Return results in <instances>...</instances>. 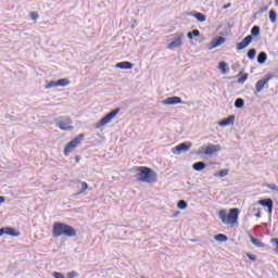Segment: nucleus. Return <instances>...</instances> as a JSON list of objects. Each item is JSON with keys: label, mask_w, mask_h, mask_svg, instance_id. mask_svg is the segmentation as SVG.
<instances>
[{"label": "nucleus", "mask_w": 278, "mask_h": 278, "mask_svg": "<svg viewBox=\"0 0 278 278\" xmlns=\"http://www.w3.org/2000/svg\"><path fill=\"white\" fill-rule=\"evenodd\" d=\"M53 238H60L61 236H66V238H75L77 236V230L73 226L64 223H54L52 226Z\"/></svg>", "instance_id": "1"}, {"label": "nucleus", "mask_w": 278, "mask_h": 278, "mask_svg": "<svg viewBox=\"0 0 278 278\" xmlns=\"http://www.w3.org/2000/svg\"><path fill=\"white\" fill-rule=\"evenodd\" d=\"M218 216L224 223V225H229L230 227H236L238 225V216H240L239 208H230L229 213L226 210H222L218 212Z\"/></svg>", "instance_id": "2"}, {"label": "nucleus", "mask_w": 278, "mask_h": 278, "mask_svg": "<svg viewBox=\"0 0 278 278\" xmlns=\"http://www.w3.org/2000/svg\"><path fill=\"white\" fill-rule=\"evenodd\" d=\"M135 170L138 173V180L142 181L143 184H153V181H157V174H155V172L149 167L139 166L136 167Z\"/></svg>", "instance_id": "3"}, {"label": "nucleus", "mask_w": 278, "mask_h": 278, "mask_svg": "<svg viewBox=\"0 0 278 278\" xmlns=\"http://www.w3.org/2000/svg\"><path fill=\"white\" fill-rule=\"evenodd\" d=\"M85 135L80 134L78 136H76L72 141H70L65 148H64V155L65 157H68L71 155V153H73V151H75V149L77 147H79V144H81V141L84 140Z\"/></svg>", "instance_id": "4"}, {"label": "nucleus", "mask_w": 278, "mask_h": 278, "mask_svg": "<svg viewBox=\"0 0 278 278\" xmlns=\"http://www.w3.org/2000/svg\"><path fill=\"white\" fill-rule=\"evenodd\" d=\"M58 127L62 131H73V119L68 116H61L58 119Z\"/></svg>", "instance_id": "5"}, {"label": "nucleus", "mask_w": 278, "mask_h": 278, "mask_svg": "<svg viewBox=\"0 0 278 278\" xmlns=\"http://www.w3.org/2000/svg\"><path fill=\"white\" fill-rule=\"evenodd\" d=\"M121 112V109H115L112 112H110L109 114H106L103 118H101L98 124L96 125L97 129H99L100 127H105V125H108L109 123L112 122V118H115L116 115Z\"/></svg>", "instance_id": "6"}, {"label": "nucleus", "mask_w": 278, "mask_h": 278, "mask_svg": "<svg viewBox=\"0 0 278 278\" xmlns=\"http://www.w3.org/2000/svg\"><path fill=\"white\" fill-rule=\"evenodd\" d=\"M273 74H267L265 77L260 79L255 85V94H257L261 90H264L265 86H268V81L273 79Z\"/></svg>", "instance_id": "7"}, {"label": "nucleus", "mask_w": 278, "mask_h": 278, "mask_svg": "<svg viewBox=\"0 0 278 278\" xmlns=\"http://www.w3.org/2000/svg\"><path fill=\"white\" fill-rule=\"evenodd\" d=\"M190 149H192V142L187 141L176 146L174 153L179 155V153H186L187 151H190Z\"/></svg>", "instance_id": "8"}, {"label": "nucleus", "mask_w": 278, "mask_h": 278, "mask_svg": "<svg viewBox=\"0 0 278 278\" xmlns=\"http://www.w3.org/2000/svg\"><path fill=\"white\" fill-rule=\"evenodd\" d=\"M253 42V35L247 36L242 41L237 43V51H242V49H247Z\"/></svg>", "instance_id": "9"}, {"label": "nucleus", "mask_w": 278, "mask_h": 278, "mask_svg": "<svg viewBox=\"0 0 278 278\" xmlns=\"http://www.w3.org/2000/svg\"><path fill=\"white\" fill-rule=\"evenodd\" d=\"M218 151H220V146L208 144L206 148H204L203 154L214 155V153H218Z\"/></svg>", "instance_id": "10"}, {"label": "nucleus", "mask_w": 278, "mask_h": 278, "mask_svg": "<svg viewBox=\"0 0 278 278\" xmlns=\"http://www.w3.org/2000/svg\"><path fill=\"white\" fill-rule=\"evenodd\" d=\"M258 205H263V207H267L268 214H273V200L271 199H264L258 201Z\"/></svg>", "instance_id": "11"}, {"label": "nucleus", "mask_w": 278, "mask_h": 278, "mask_svg": "<svg viewBox=\"0 0 278 278\" xmlns=\"http://www.w3.org/2000/svg\"><path fill=\"white\" fill-rule=\"evenodd\" d=\"M181 103V98L179 97H169L163 101L164 105H179Z\"/></svg>", "instance_id": "12"}, {"label": "nucleus", "mask_w": 278, "mask_h": 278, "mask_svg": "<svg viewBox=\"0 0 278 278\" xmlns=\"http://www.w3.org/2000/svg\"><path fill=\"white\" fill-rule=\"evenodd\" d=\"M184 35H180L177 39L168 43L167 49H177L184 45Z\"/></svg>", "instance_id": "13"}, {"label": "nucleus", "mask_w": 278, "mask_h": 278, "mask_svg": "<svg viewBox=\"0 0 278 278\" xmlns=\"http://www.w3.org/2000/svg\"><path fill=\"white\" fill-rule=\"evenodd\" d=\"M3 230V233H5L7 236H12L13 238H18V236H21L20 231H16V229L12 228V227H4V228H0Z\"/></svg>", "instance_id": "14"}, {"label": "nucleus", "mask_w": 278, "mask_h": 278, "mask_svg": "<svg viewBox=\"0 0 278 278\" xmlns=\"http://www.w3.org/2000/svg\"><path fill=\"white\" fill-rule=\"evenodd\" d=\"M115 66L116 68H121L122 71H130V68H134V64L128 61L119 62Z\"/></svg>", "instance_id": "15"}, {"label": "nucleus", "mask_w": 278, "mask_h": 278, "mask_svg": "<svg viewBox=\"0 0 278 278\" xmlns=\"http://www.w3.org/2000/svg\"><path fill=\"white\" fill-rule=\"evenodd\" d=\"M235 122H236V116L230 115L229 117L220 121L219 126L220 127H227L228 125H233Z\"/></svg>", "instance_id": "16"}, {"label": "nucleus", "mask_w": 278, "mask_h": 278, "mask_svg": "<svg viewBox=\"0 0 278 278\" xmlns=\"http://www.w3.org/2000/svg\"><path fill=\"white\" fill-rule=\"evenodd\" d=\"M225 42V37H218L212 41V49H216V47H220Z\"/></svg>", "instance_id": "17"}, {"label": "nucleus", "mask_w": 278, "mask_h": 278, "mask_svg": "<svg viewBox=\"0 0 278 278\" xmlns=\"http://www.w3.org/2000/svg\"><path fill=\"white\" fill-rule=\"evenodd\" d=\"M193 16L197 18V21H199V23H205V21H207V17L205 16V14L201 12L193 14Z\"/></svg>", "instance_id": "18"}, {"label": "nucleus", "mask_w": 278, "mask_h": 278, "mask_svg": "<svg viewBox=\"0 0 278 278\" xmlns=\"http://www.w3.org/2000/svg\"><path fill=\"white\" fill-rule=\"evenodd\" d=\"M200 36H201V31H199V29H194L188 33L187 38L192 40V38H199Z\"/></svg>", "instance_id": "19"}, {"label": "nucleus", "mask_w": 278, "mask_h": 278, "mask_svg": "<svg viewBox=\"0 0 278 278\" xmlns=\"http://www.w3.org/2000/svg\"><path fill=\"white\" fill-rule=\"evenodd\" d=\"M58 87L65 88V86H68L71 84V80L67 78H62L56 80Z\"/></svg>", "instance_id": "20"}, {"label": "nucleus", "mask_w": 278, "mask_h": 278, "mask_svg": "<svg viewBox=\"0 0 278 278\" xmlns=\"http://www.w3.org/2000/svg\"><path fill=\"white\" fill-rule=\"evenodd\" d=\"M192 167H193L194 170L201 172L205 168V163L198 162V163L193 164Z\"/></svg>", "instance_id": "21"}, {"label": "nucleus", "mask_w": 278, "mask_h": 278, "mask_svg": "<svg viewBox=\"0 0 278 278\" xmlns=\"http://www.w3.org/2000/svg\"><path fill=\"white\" fill-rule=\"evenodd\" d=\"M266 52H261L257 56V62L258 64H264L266 62Z\"/></svg>", "instance_id": "22"}, {"label": "nucleus", "mask_w": 278, "mask_h": 278, "mask_svg": "<svg viewBox=\"0 0 278 278\" xmlns=\"http://www.w3.org/2000/svg\"><path fill=\"white\" fill-rule=\"evenodd\" d=\"M250 240H251L252 244H254L255 247H258V248L264 247V244L262 243V241H260V239L253 238V236H250Z\"/></svg>", "instance_id": "23"}, {"label": "nucleus", "mask_w": 278, "mask_h": 278, "mask_svg": "<svg viewBox=\"0 0 278 278\" xmlns=\"http://www.w3.org/2000/svg\"><path fill=\"white\" fill-rule=\"evenodd\" d=\"M269 21L270 23H277V13L275 12V10L269 11Z\"/></svg>", "instance_id": "24"}, {"label": "nucleus", "mask_w": 278, "mask_h": 278, "mask_svg": "<svg viewBox=\"0 0 278 278\" xmlns=\"http://www.w3.org/2000/svg\"><path fill=\"white\" fill-rule=\"evenodd\" d=\"M256 53H257V50H255L254 48L250 49V50L248 51V58H249V60H255Z\"/></svg>", "instance_id": "25"}, {"label": "nucleus", "mask_w": 278, "mask_h": 278, "mask_svg": "<svg viewBox=\"0 0 278 278\" xmlns=\"http://www.w3.org/2000/svg\"><path fill=\"white\" fill-rule=\"evenodd\" d=\"M235 108H237L238 110L244 108V100L242 99H237L236 102H235Z\"/></svg>", "instance_id": "26"}, {"label": "nucleus", "mask_w": 278, "mask_h": 278, "mask_svg": "<svg viewBox=\"0 0 278 278\" xmlns=\"http://www.w3.org/2000/svg\"><path fill=\"white\" fill-rule=\"evenodd\" d=\"M215 240L217 242H227V237L224 233H219V235L215 236Z\"/></svg>", "instance_id": "27"}, {"label": "nucleus", "mask_w": 278, "mask_h": 278, "mask_svg": "<svg viewBox=\"0 0 278 278\" xmlns=\"http://www.w3.org/2000/svg\"><path fill=\"white\" fill-rule=\"evenodd\" d=\"M80 191H79V194H84V192H86V190H88V182L86 181H83L80 182Z\"/></svg>", "instance_id": "28"}, {"label": "nucleus", "mask_w": 278, "mask_h": 278, "mask_svg": "<svg viewBox=\"0 0 278 278\" xmlns=\"http://www.w3.org/2000/svg\"><path fill=\"white\" fill-rule=\"evenodd\" d=\"M227 175H229V169H222L215 177H227Z\"/></svg>", "instance_id": "29"}, {"label": "nucleus", "mask_w": 278, "mask_h": 278, "mask_svg": "<svg viewBox=\"0 0 278 278\" xmlns=\"http://www.w3.org/2000/svg\"><path fill=\"white\" fill-rule=\"evenodd\" d=\"M251 34L255 37L260 36V26H253L251 29Z\"/></svg>", "instance_id": "30"}, {"label": "nucleus", "mask_w": 278, "mask_h": 278, "mask_svg": "<svg viewBox=\"0 0 278 278\" xmlns=\"http://www.w3.org/2000/svg\"><path fill=\"white\" fill-rule=\"evenodd\" d=\"M51 88H58V80L56 81H50L48 85H46V90H49Z\"/></svg>", "instance_id": "31"}, {"label": "nucleus", "mask_w": 278, "mask_h": 278, "mask_svg": "<svg viewBox=\"0 0 278 278\" xmlns=\"http://www.w3.org/2000/svg\"><path fill=\"white\" fill-rule=\"evenodd\" d=\"M219 71H222L223 73H227V63L222 61L219 62Z\"/></svg>", "instance_id": "32"}, {"label": "nucleus", "mask_w": 278, "mask_h": 278, "mask_svg": "<svg viewBox=\"0 0 278 278\" xmlns=\"http://www.w3.org/2000/svg\"><path fill=\"white\" fill-rule=\"evenodd\" d=\"M188 207V203H186L184 200H180L178 202V208L179 210H186Z\"/></svg>", "instance_id": "33"}, {"label": "nucleus", "mask_w": 278, "mask_h": 278, "mask_svg": "<svg viewBox=\"0 0 278 278\" xmlns=\"http://www.w3.org/2000/svg\"><path fill=\"white\" fill-rule=\"evenodd\" d=\"M247 79H249V74H244L241 78H239V83L244 84Z\"/></svg>", "instance_id": "34"}, {"label": "nucleus", "mask_w": 278, "mask_h": 278, "mask_svg": "<svg viewBox=\"0 0 278 278\" xmlns=\"http://www.w3.org/2000/svg\"><path fill=\"white\" fill-rule=\"evenodd\" d=\"M247 257H249V260H251V262H257V257L251 253H248Z\"/></svg>", "instance_id": "35"}, {"label": "nucleus", "mask_w": 278, "mask_h": 278, "mask_svg": "<svg viewBox=\"0 0 278 278\" xmlns=\"http://www.w3.org/2000/svg\"><path fill=\"white\" fill-rule=\"evenodd\" d=\"M52 276H53L54 278H65V277H64V274L58 273V271H54V273L52 274Z\"/></svg>", "instance_id": "36"}, {"label": "nucleus", "mask_w": 278, "mask_h": 278, "mask_svg": "<svg viewBox=\"0 0 278 278\" xmlns=\"http://www.w3.org/2000/svg\"><path fill=\"white\" fill-rule=\"evenodd\" d=\"M29 16H30V18H31L33 21H37V20H38V13H36V12H31V13L29 14Z\"/></svg>", "instance_id": "37"}, {"label": "nucleus", "mask_w": 278, "mask_h": 278, "mask_svg": "<svg viewBox=\"0 0 278 278\" xmlns=\"http://www.w3.org/2000/svg\"><path fill=\"white\" fill-rule=\"evenodd\" d=\"M77 271H71V273H68L67 274V278H75V277H77Z\"/></svg>", "instance_id": "38"}, {"label": "nucleus", "mask_w": 278, "mask_h": 278, "mask_svg": "<svg viewBox=\"0 0 278 278\" xmlns=\"http://www.w3.org/2000/svg\"><path fill=\"white\" fill-rule=\"evenodd\" d=\"M268 5L262 7L260 10L261 14H264V12H268Z\"/></svg>", "instance_id": "39"}, {"label": "nucleus", "mask_w": 278, "mask_h": 278, "mask_svg": "<svg viewBox=\"0 0 278 278\" xmlns=\"http://www.w3.org/2000/svg\"><path fill=\"white\" fill-rule=\"evenodd\" d=\"M268 188H269L270 190H275V191L278 190V187H277V185H275V184L268 185Z\"/></svg>", "instance_id": "40"}, {"label": "nucleus", "mask_w": 278, "mask_h": 278, "mask_svg": "<svg viewBox=\"0 0 278 278\" xmlns=\"http://www.w3.org/2000/svg\"><path fill=\"white\" fill-rule=\"evenodd\" d=\"M80 160H81V157H79V155L75 156L76 164H79Z\"/></svg>", "instance_id": "41"}, {"label": "nucleus", "mask_w": 278, "mask_h": 278, "mask_svg": "<svg viewBox=\"0 0 278 278\" xmlns=\"http://www.w3.org/2000/svg\"><path fill=\"white\" fill-rule=\"evenodd\" d=\"M1 203H5V198L0 195V205Z\"/></svg>", "instance_id": "42"}, {"label": "nucleus", "mask_w": 278, "mask_h": 278, "mask_svg": "<svg viewBox=\"0 0 278 278\" xmlns=\"http://www.w3.org/2000/svg\"><path fill=\"white\" fill-rule=\"evenodd\" d=\"M227 8H231V3L225 4L224 10H227Z\"/></svg>", "instance_id": "43"}, {"label": "nucleus", "mask_w": 278, "mask_h": 278, "mask_svg": "<svg viewBox=\"0 0 278 278\" xmlns=\"http://www.w3.org/2000/svg\"><path fill=\"white\" fill-rule=\"evenodd\" d=\"M260 216H262V214H261V213H257V214H256V218H260Z\"/></svg>", "instance_id": "44"}, {"label": "nucleus", "mask_w": 278, "mask_h": 278, "mask_svg": "<svg viewBox=\"0 0 278 278\" xmlns=\"http://www.w3.org/2000/svg\"><path fill=\"white\" fill-rule=\"evenodd\" d=\"M0 236H3V229H0Z\"/></svg>", "instance_id": "45"}, {"label": "nucleus", "mask_w": 278, "mask_h": 278, "mask_svg": "<svg viewBox=\"0 0 278 278\" xmlns=\"http://www.w3.org/2000/svg\"><path fill=\"white\" fill-rule=\"evenodd\" d=\"M276 5H278V0H275Z\"/></svg>", "instance_id": "46"}]
</instances>
